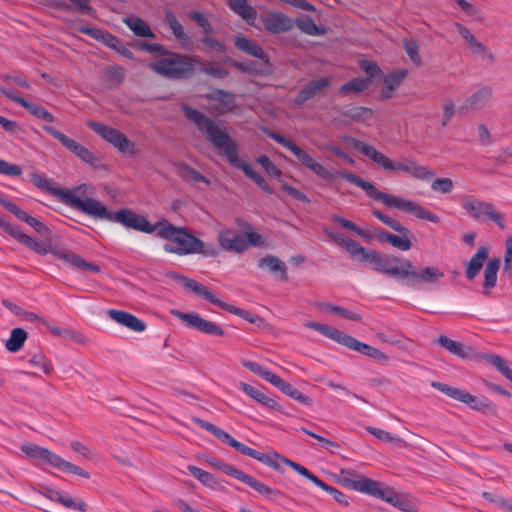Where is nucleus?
Masks as SVG:
<instances>
[{
	"label": "nucleus",
	"instance_id": "nucleus-10",
	"mask_svg": "<svg viewBox=\"0 0 512 512\" xmlns=\"http://www.w3.org/2000/svg\"><path fill=\"white\" fill-rule=\"evenodd\" d=\"M305 327L313 329L326 336L327 338L357 352H360L370 358L378 361L387 360V356L379 349L366 343L360 342L345 332L326 324H320L313 321H307Z\"/></svg>",
	"mask_w": 512,
	"mask_h": 512
},
{
	"label": "nucleus",
	"instance_id": "nucleus-60",
	"mask_svg": "<svg viewBox=\"0 0 512 512\" xmlns=\"http://www.w3.org/2000/svg\"><path fill=\"white\" fill-rule=\"evenodd\" d=\"M372 214L377 218L379 219L380 221H382L384 224H386L387 226H389L391 229H393L394 231L396 232H405L406 231V227L400 223L399 221L385 215L384 213H382L380 210H376L374 209L372 211Z\"/></svg>",
	"mask_w": 512,
	"mask_h": 512
},
{
	"label": "nucleus",
	"instance_id": "nucleus-12",
	"mask_svg": "<svg viewBox=\"0 0 512 512\" xmlns=\"http://www.w3.org/2000/svg\"><path fill=\"white\" fill-rule=\"evenodd\" d=\"M217 238L221 249L238 254L243 253L249 245L257 247L263 244L261 235L253 231L240 234L234 229H223Z\"/></svg>",
	"mask_w": 512,
	"mask_h": 512
},
{
	"label": "nucleus",
	"instance_id": "nucleus-25",
	"mask_svg": "<svg viewBox=\"0 0 512 512\" xmlns=\"http://www.w3.org/2000/svg\"><path fill=\"white\" fill-rule=\"evenodd\" d=\"M331 81L328 77H322L308 82L294 99L296 106H302L312 98L319 96L330 86Z\"/></svg>",
	"mask_w": 512,
	"mask_h": 512
},
{
	"label": "nucleus",
	"instance_id": "nucleus-8",
	"mask_svg": "<svg viewBox=\"0 0 512 512\" xmlns=\"http://www.w3.org/2000/svg\"><path fill=\"white\" fill-rule=\"evenodd\" d=\"M200 62L199 56L180 54L166 48L149 64V68L167 79L181 80L192 77L195 73V63Z\"/></svg>",
	"mask_w": 512,
	"mask_h": 512
},
{
	"label": "nucleus",
	"instance_id": "nucleus-31",
	"mask_svg": "<svg viewBox=\"0 0 512 512\" xmlns=\"http://www.w3.org/2000/svg\"><path fill=\"white\" fill-rule=\"evenodd\" d=\"M400 235H394L388 232H378L377 238L382 242H387L391 244L393 247H396L402 251H408L412 247V242L410 240V236L412 235L411 231L406 228L405 232H398Z\"/></svg>",
	"mask_w": 512,
	"mask_h": 512
},
{
	"label": "nucleus",
	"instance_id": "nucleus-18",
	"mask_svg": "<svg viewBox=\"0 0 512 512\" xmlns=\"http://www.w3.org/2000/svg\"><path fill=\"white\" fill-rule=\"evenodd\" d=\"M43 130L51 135L53 138L58 140L67 150L73 153L76 157L82 160L85 163L90 165H95L98 161L96 155L91 152L88 148L84 147L74 139L68 137L64 133L56 130L54 127L50 125H44Z\"/></svg>",
	"mask_w": 512,
	"mask_h": 512
},
{
	"label": "nucleus",
	"instance_id": "nucleus-17",
	"mask_svg": "<svg viewBox=\"0 0 512 512\" xmlns=\"http://www.w3.org/2000/svg\"><path fill=\"white\" fill-rule=\"evenodd\" d=\"M431 386L447 395L448 397L465 403L470 408H473L477 411H486L489 410L492 406L491 403L484 398L480 399L465 390L450 386L442 382L433 381Z\"/></svg>",
	"mask_w": 512,
	"mask_h": 512
},
{
	"label": "nucleus",
	"instance_id": "nucleus-19",
	"mask_svg": "<svg viewBox=\"0 0 512 512\" xmlns=\"http://www.w3.org/2000/svg\"><path fill=\"white\" fill-rule=\"evenodd\" d=\"M171 314L184 322L188 327L196 329L202 333L214 336H223L224 330L212 321L202 318L197 313H185L179 310H171Z\"/></svg>",
	"mask_w": 512,
	"mask_h": 512
},
{
	"label": "nucleus",
	"instance_id": "nucleus-34",
	"mask_svg": "<svg viewBox=\"0 0 512 512\" xmlns=\"http://www.w3.org/2000/svg\"><path fill=\"white\" fill-rule=\"evenodd\" d=\"M259 268H267L270 272L278 274L281 281L288 280L287 266L277 256L266 255L258 260Z\"/></svg>",
	"mask_w": 512,
	"mask_h": 512
},
{
	"label": "nucleus",
	"instance_id": "nucleus-27",
	"mask_svg": "<svg viewBox=\"0 0 512 512\" xmlns=\"http://www.w3.org/2000/svg\"><path fill=\"white\" fill-rule=\"evenodd\" d=\"M404 265L405 273H403L402 279L413 278L425 283H434L438 281V279L444 277V273L437 267L429 266L425 267L420 272H417L412 262L408 259H406Z\"/></svg>",
	"mask_w": 512,
	"mask_h": 512
},
{
	"label": "nucleus",
	"instance_id": "nucleus-5",
	"mask_svg": "<svg viewBox=\"0 0 512 512\" xmlns=\"http://www.w3.org/2000/svg\"><path fill=\"white\" fill-rule=\"evenodd\" d=\"M340 482L349 489L384 500L404 512H418L408 500L384 487L382 483L360 475L355 470L342 469Z\"/></svg>",
	"mask_w": 512,
	"mask_h": 512
},
{
	"label": "nucleus",
	"instance_id": "nucleus-40",
	"mask_svg": "<svg viewBox=\"0 0 512 512\" xmlns=\"http://www.w3.org/2000/svg\"><path fill=\"white\" fill-rule=\"evenodd\" d=\"M177 174L179 177H181L184 181L187 182H203L206 185H210V180L199 173L196 169L189 166L186 163H179L176 166Z\"/></svg>",
	"mask_w": 512,
	"mask_h": 512
},
{
	"label": "nucleus",
	"instance_id": "nucleus-54",
	"mask_svg": "<svg viewBox=\"0 0 512 512\" xmlns=\"http://www.w3.org/2000/svg\"><path fill=\"white\" fill-rule=\"evenodd\" d=\"M342 114L354 121L363 122L372 117L373 111L370 108L358 106L347 109Z\"/></svg>",
	"mask_w": 512,
	"mask_h": 512
},
{
	"label": "nucleus",
	"instance_id": "nucleus-51",
	"mask_svg": "<svg viewBox=\"0 0 512 512\" xmlns=\"http://www.w3.org/2000/svg\"><path fill=\"white\" fill-rule=\"evenodd\" d=\"M483 359L493 365L502 375L512 382V370L503 358L498 355L485 354Z\"/></svg>",
	"mask_w": 512,
	"mask_h": 512
},
{
	"label": "nucleus",
	"instance_id": "nucleus-3",
	"mask_svg": "<svg viewBox=\"0 0 512 512\" xmlns=\"http://www.w3.org/2000/svg\"><path fill=\"white\" fill-rule=\"evenodd\" d=\"M181 110L185 117L197 127L198 131L216 149L223 152L232 167L243 171L264 192L268 194L273 193L268 182L248 162L239 157L238 143L228 134L224 126L219 125L215 120L186 103L181 104Z\"/></svg>",
	"mask_w": 512,
	"mask_h": 512
},
{
	"label": "nucleus",
	"instance_id": "nucleus-64",
	"mask_svg": "<svg viewBox=\"0 0 512 512\" xmlns=\"http://www.w3.org/2000/svg\"><path fill=\"white\" fill-rule=\"evenodd\" d=\"M503 272L512 278V236L506 240V251L504 255Z\"/></svg>",
	"mask_w": 512,
	"mask_h": 512
},
{
	"label": "nucleus",
	"instance_id": "nucleus-49",
	"mask_svg": "<svg viewBox=\"0 0 512 512\" xmlns=\"http://www.w3.org/2000/svg\"><path fill=\"white\" fill-rule=\"evenodd\" d=\"M27 338V333L22 328H14L11 332L10 338L6 342V348L10 352L19 351L25 340Z\"/></svg>",
	"mask_w": 512,
	"mask_h": 512
},
{
	"label": "nucleus",
	"instance_id": "nucleus-28",
	"mask_svg": "<svg viewBox=\"0 0 512 512\" xmlns=\"http://www.w3.org/2000/svg\"><path fill=\"white\" fill-rule=\"evenodd\" d=\"M55 257L64 261L74 269L86 270L94 273L100 272V267L97 264L87 262L75 252L67 249L60 248L59 251H55Z\"/></svg>",
	"mask_w": 512,
	"mask_h": 512
},
{
	"label": "nucleus",
	"instance_id": "nucleus-52",
	"mask_svg": "<svg viewBox=\"0 0 512 512\" xmlns=\"http://www.w3.org/2000/svg\"><path fill=\"white\" fill-rule=\"evenodd\" d=\"M211 100L221 103L222 109L225 111H231L235 107V97L232 93L217 89L211 96Z\"/></svg>",
	"mask_w": 512,
	"mask_h": 512
},
{
	"label": "nucleus",
	"instance_id": "nucleus-35",
	"mask_svg": "<svg viewBox=\"0 0 512 512\" xmlns=\"http://www.w3.org/2000/svg\"><path fill=\"white\" fill-rule=\"evenodd\" d=\"M235 47L245 52L246 54L260 59L264 62H268V56L265 51L255 41H252L243 36H237L234 40Z\"/></svg>",
	"mask_w": 512,
	"mask_h": 512
},
{
	"label": "nucleus",
	"instance_id": "nucleus-7",
	"mask_svg": "<svg viewBox=\"0 0 512 512\" xmlns=\"http://www.w3.org/2000/svg\"><path fill=\"white\" fill-rule=\"evenodd\" d=\"M156 234L162 239L176 243L180 255L201 254L211 258L219 255V249L215 244L204 243L185 228L174 226L165 219L160 220V227Z\"/></svg>",
	"mask_w": 512,
	"mask_h": 512
},
{
	"label": "nucleus",
	"instance_id": "nucleus-22",
	"mask_svg": "<svg viewBox=\"0 0 512 512\" xmlns=\"http://www.w3.org/2000/svg\"><path fill=\"white\" fill-rule=\"evenodd\" d=\"M493 97V88L491 86H482L467 97L460 106L461 113H468L485 108Z\"/></svg>",
	"mask_w": 512,
	"mask_h": 512
},
{
	"label": "nucleus",
	"instance_id": "nucleus-50",
	"mask_svg": "<svg viewBox=\"0 0 512 512\" xmlns=\"http://www.w3.org/2000/svg\"><path fill=\"white\" fill-rule=\"evenodd\" d=\"M281 462L285 463L289 467H291L294 471H296L301 476L307 478L311 482H313L318 487H323L324 482L319 479L316 475H314L312 472H310L306 467L300 465L299 463H296L288 458H281Z\"/></svg>",
	"mask_w": 512,
	"mask_h": 512
},
{
	"label": "nucleus",
	"instance_id": "nucleus-36",
	"mask_svg": "<svg viewBox=\"0 0 512 512\" xmlns=\"http://www.w3.org/2000/svg\"><path fill=\"white\" fill-rule=\"evenodd\" d=\"M123 22L137 37L156 38L155 33L151 30L149 25L140 17L130 15L125 17Z\"/></svg>",
	"mask_w": 512,
	"mask_h": 512
},
{
	"label": "nucleus",
	"instance_id": "nucleus-37",
	"mask_svg": "<svg viewBox=\"0 0 512 512\" xmlns=\"http://www.w3.org/2000/svg\"><path fill=\"white\" fill-rule=\"evenodd\" d=\"M241 390L251 397L253 400L258 402L259 404L274 409L277 407V402L274 398L267 396L264 392V388H257L247 383L240 384Z\"/></svg>",
	"mask_w": 512,
	"mask_h": 512
},
{
	"label": "nucleus",
	"instance_id": "nucleus-47",
	"mask_svg": "<svg viewBox=\"0 0 512 512\" xmlns=\"http://www.w3.org/2000/svg\"><path fill=\"white\" fill-rule=\"evenodd\" d=\"M242 365L246 369L251 371L252 373H254V374L260 376L261 378H263L264 380L268 381L272 385H273V383L275 382V380L278 377V375H276L275 373L271 372L270 370L262 367L257 362H254V361H251V360H244L242 362Z\"/></svg>",
	"mask_w": 512,
	"mask_h": 512
},
{
	"label": "nucleus",
	"instance_id": "nucleus-53",
	"mask_svg": "<svg viewBox=\"0 0 512 512\" xmlns=\"http://www.w3.org/2000/svg\"><path fill=\"white\" fill-rule=\"evenodd\" d=\"M252 458L260 461L261 463H263L277 471H279L281 469L279 462H281V458H283V457L280 456L278 453H263V452H259V451L255 450Z\"/></svg>",
	"mask_w": 512,
	"mask_h": 512
},
{
	"label": "nucleus",
	"instance_id": "nucleus-38",
	"mask_svg": "<svg viewBox=\"0 0 512 512\" xmlns=\"http://www.w3.org/2000/svg\"><path fill=\"white\" fill-rule=\"evenodd\" d=\"M273 386L278 388L285 395L291 397L292 399L300 402L303 405H306V406L312 405V399L310 397L304 395L302 392H300L298 389L293 387L290 383L284 381L279 376L273 383Z\"/></svg>",
	"mask_w": 512,
	"mask_h": 512
},
{
	"label": "nucleus",
	"instance_id": "nucleus-45",
	"mask_svg": "<svg viewBox=\"0 0 512 512\" xmlns=\"http://www.w3.org/2000/svg\"><path fill=\"white\" fill-rule=\"evenodd\" d=\"M371 80L369 77L366 78H353L352 80L344 83L340 86L339 92L341 94L347 95L351 92L360 93L368 88Z\"/></svg>",
	"mask_w": 512,
	"mask_h": 512
},
{
	"label": "nucleus",
	"instance_id": "nucleus-26",
	"mask_svg": "<svg viewBox=\"0 0 512 512\" xmlns=\"http://www.w3.org/2000/svg\"><path fill=\"white\" fill-rule=\"evenodd\" d=\"M0 205L3 206L6 210L14 214L19 220L24 221L29 226H31L36 232L41 235L49 234V228L40 220L35 217L30 216L27 212L18 207L15 203L1 198L0 197Z\"/></svg>",
	"mask_w": 512,
	"mask_h": 512
},
{
	"label": "nucleus",
	"instance_id": "nucleus-16",
	"mask_svg": "<svg viewBox=\"0 0 512 512\" xmlns=\"http://www.w3.org/2000/svg\"><path fill=\"white\" fill-rule=\"evenodd\" d=\"M461 206L471 218L477 221H484L487 218L501 229L505 228L501 214L495 210L492 203L468 197L461 201Z\"/></svg>",
	"mask_w": 512,
	"mask_h": 512
},
{
	"label": "nucleus",
	"instance_id": "nucleus-39",
	"mask_svg": "<svg viewBox=\"0 0 512 512\" xmlns=\"http://www.w3.org/2000/svg\"><path fill=\"white\" fill-rule=\"evenodd\" d=\"M48 497L52 501L58 502L66 508L78 510L81 512H86L88 508L87 504L84 501L79 499L76 500L71 496L62 493L61 491H51Z\"/></svg>",
	"mask_w": 512,
	"mask_h": 512
},
{
	"label": "nucleus",
	"instance_id": "nucleus-23",
	"mask_svg": "<svg viewBox=\"0 0 512 512\" xmlns=\"http://www.w3.org/2000/svg\"><path fill=\"white\" fill-rule=\"evenodd\" d=\"M0 93L4 95L6 98L10 99L14 103H17L24 107L28 112H30L33 116L37 117L38 119L47 121V122H54L55 118L54 116L46 110L43 106L32 103L27 101L21 96H17L13 91L5 88L0 87Z\"/></svg>",
	"mask_w": 512,
	"mask_h": 512
},
{
	"label": "nucleus",
	"instance_id": "nucleus-63",
	"mask_svg": "<svg viewBox=\"0 0 512 512\" xmlns=\"http://www.w3.org/2000/svg\"><path fill=\"white\" fill-rule=\"evenodd\" d=\"M404 49L408 54L410 60L416 65L420 66L422 64L421 57L419 55V46L416 41L409 40L404 42Z\"/></svg>",
	"mask_w": 512,
	"mask_h": 512
},
{
	"label": "nucleus",
	"instance_id": "nucleus-57",
	"mask_svg": "<svg viewBox=\"0 0 512 512\" xmlns=\"http://www.w3.org/2000/svg\"><path fill=\"white\" fill-rule=\"evenodd\" d=\"M366 430L381 441L393 442L399 446L404 444V441L401 438L394 436L392 433H390L388 431H385V430H382L379 428H375L372 426H368L366 428Z\"/></svg>",
	"mask_w": 512,
	"mask_h": 512
},
{
	"label": "nucleus",
	"instance_id": "nucleus-9",
	"mask_svg": "<svg viewBox=\"0 0 512 512\" xmlns=\"http://www.w3.org/2000/svg\"><path fill=\"white\" fill-rule=\"evenodd\" d=\"M29 179L38 189L57 197L63 204L79 212L82 211L86 201V197L80 196L93 193L90 186L85 183L73 189L60 188L55 181L35 171L29 174Z\"/></svg>",
	"mask_w": 512,
	"mask_h": 512
},
{
	"label": "nucleus",
	"instance_id": "nucleus-4",
	"mask_svg": "<svg viewBox=\"0 0 512 512\" xmlns=\"http://www.w3.org/2000/svg\"><path fill=\"white\" fill-rule=\"evenodd\" d=\"M81 213L96 220L120 223L127 228L148 234L155 232L160 227V221L151 224L144 216L138 215L130 209L111 212L101 201L92 197H86Z\"/></svg>",
	"mask_w": 512,
	"mask_h": 512
},
{
	"label": "nucleus",
	"instance_id": "nucleus-55",
	"mask_svg": "<svg viewBox=\"0 0 512 512\" xmlns=\"http://www.w3.org/2000/svg\"><path fill=\"white\" fill-rule=\"evenodd\" d=\"M0 228H2L10 236L15 238L22 245L25 244L26 240L29 237V235L23 233L18 226L5 221L1 217H0Z\"/></svg>",
	"mask_w": 512,
	"mask_h": 512
},
{
	"label": "nucleus",
	"instance_id": "nucleus-14",
	"mask_svg": "<svg viewBox=\"0 0 512 512\" xmlns=\"http://www.w3.org/2000/svg\"><path fill=\"white\" fill-rule=\"evenodd\" d=\"M177 279L181 282V284L185 288L190 289L195 294H197L198 296H201L202 298L209 301L210 303L218 306L219 308H221L231 314L237 315L251 323L254 322V319L251 317V314L248 311L238 308L236 306L230 305V304L220 300L211 291H209V289L205 285L201 284L200 282H197L194 279H190L186 276H181V275H178Z\"/></svg>",
	"mask_w": 512,
	"mask_h": 512
},
{
	"label": "nucleus",
	"instance_id": "nucleus-56",
	"mask_svg": "<svg viewBox=\"0 0 512 512\" xmlns=\"http://www.w3.org/2000/svg\"><path fill=\"white\" fill-rule=\"evenodd\" d=\"M297 27L304 33L312 36L322 35L324 30L321 29L310 17L296 20Z\"/></svg>",
	"mask_w": 512,
	"mask_h": 512
},
{
	"label": "nucleus",
	"instance_id": "nucleus-20",
	"mask_svg": "<svg viewBox=\"0 0 512 512\" xmlns=\"http://www.w3.org/2000/svg\"><path fill=\"white\" fill-rule=\"evenodd\" d=\"M219 469L223 473L247 484L248 486H250L251 488H253L255 491H257L258 493H260L262 495L272 496V495L280 494V492L278 490H274V489L270 488L263 482L257 480L256 478L250 476L249 474L244 473L243 471L237 469L236 467H234L230 464H226V463L219 464Z\"/></svg>",
	"mask_w": 512,
	"mask_h": 512
},
{
	"label": "nucleus",
	"instance_id": "nucleus-15",
	"mask_svg": "<svg viewBox=\"0 0 512 512\" xmlns=\"http://www.w3.org/2000/svg\"><path fill=\"white\" fill-rule=\"evenodd\" d=\"M88 126L104 140L112 144L121 153L130 156H134L138 153L135 143L130 141L119 130L95 121L88 122Z\"/></svg>",
	"mask_w": 512,
	"mask_h": 512
},
{
	"label": "nucleus",
	"instance_id": "nucleus-58",
	"mask_svg": "<svg viewBox=\"0 0 512 512\" xmlns=\"http://www.w3.org/2000/svg\"><path fill=\"white\" fill-rule=\"evenodd\" d=\"M342 247H344L352 256H359L362 261H364V256L369 253L370 249H366L361 246L357 241L347 238V240L342 241Z\"/></svg>",
	"mask_w": 512,
	"mask_h": 512
},
{
	"label": "nucleus",
	"instance_id": "nucleus-11",
	"mask_svg": "<svg viewBox=\"0 0 512 512\" xmlns=\"http://www.w3.org/2000/svg\"><path fill=\"white\" fill-rule=\"evenodd\" d=\"M21 450L29 458L34 460L37 465L47 464L51 467L60 469L62 471L77 475L85 479L90 478V473L88 471L69 461H66L61 456L55 454L54 452L48 450L47 448L35 444H26L22 445Z\"/></svg>",
	"mask_w": 512,
	"mask_h": 512
},
{
	"label": "nucleus",
	"instance_id": "nucleus-30",
	"mask_svg": "<svg viewBox=\"0 0 512 512\" xmlns=\"http://www.w3.org/2000/svg\"><path fill=\"white\" fill-rule=\"evenodd\" d=\"M489 249L481 246L477 249L476 253L465 264V276L468 280H474L479 274L485 261L488 259Z\"/></svg>",
	"mask_w": 512,
	"mask_h": 512
},
{
	"label": "nucleus",
	"instance_id": "nucleus-2",
	"mask_svg": "<svg viewBox=\"0 0 512 512\" xmlns=\"http://www.w3.org/2000/svg\"><path fill=\"white\" fill-rule=\"evenodd\" d=\"M181 110L185 117L197 127L198 131L216 149L223 152L232 167L243 171L264 192L268 194L273 193L268 182L248 162L239 157L238 143L228 134L224 126L219 125L215 120L186 103L181 104Z\"/></svg>",
	"mask_w": 512,
	"mask_h": 512
},
{
	"label": "nucleus",
	"instance_id": "nucleus-33",
	"mask_svg": "<svg viewBox=\"0 0 512 512\" xmlns=\"http://www.w3.org/2000/svg\"><path fill=\"white\" fill-rule=\"evenodd\" d=\"M229 8L250 25L257 19V10L248 3V0H228Z\"/></svg>",
	"mask_w": 512,
	"mask_h": 512
},
{
	"label": "nucleus",
	"instance_id": "nucleus-61",
	"mask_svg": "<svg viewBox=\"0 0 512 512\" xmlns=\"http://www.w3.org/2000/svg\"><path fill=\"white\" fill-rule=\"evenodd\" d=\"M406 75L407 72L405 70L394 71L384 78V84L396 90L401 85Z\"/></svg>",
	"mask_w": 512,
	"mask_h": 512
},
{
	"label": "nucleus",
	"instance_id": "nucleus-48",
	"mask_svg": "<svg viewBox=\"0 0 512 512\" xmlns=\"http://www.w3.org/2000/svg\"><path fill=\"white\" fill-rule=\"evenodd\" d=\"M24 246H26L27 248L31 249L32 251H34L35 253H37L39 255H46V254L50 253L53 256H55V251L60 250V248L52 246L49 242H44V241L40 242V241L33 239L30 236L26 240Z\"/></svg>",
	"mask_w": 512,
	"mask_h": 512
},
{
	"label": "nucleus",
	"instance_id": "nucleus-42",
	"mask_svg": "<svg viewBox=\"0 0 512 512\" xmlns=\"http://www.w3.org/2000/svg\"><path fill=\"white\" fill-rule=\"evenodd\" d=\"M193 421L201 428L209 431L212 433L215 437H217L219 440H221L223 443L228 444L232 447V444L236 439H234L229 433L225 432L221 428L217 427L216 425L207 422L205 420H202L200 418H194Z\"/></svg>",
	"mask_w": 512,
	"mask_h": 512
},
{
	"label": "nucleus",
	"instance_id": "nucleus-44",
	"mask_svg": "<svg viewBox=\"0 0 512 512\" xmlns=\"http://www.w3.org/2000/svg\"><path fill=\"white\" fill-rule=\"evenodd\" d=\"M197 64L200 65L199 70L202 73L210 75L213 78L224 79L229 75V70L225 66H223L217 62L204 63L201 60V62L197 63Z\"/></svg>",
	"mask_w": 512,
	"mask_h": 512
},
{
	"label": "nucleus",
	"instance_id": "nucleus-59",
	"mask_svg": "<svg viewBox=\"0 0 512 512\" xmlns=\"http://www.w3.org/2000/svg\"><path fill=\"white\" fill-rule=\"evenodd\" d=\"M331 220L334 223L341 225L343 228H345L347 230H350V231H353L354 233H356L358 236H360L362 238H366L367 237V234L365 233L364 230L359 228L354 222H352V221H350L348 219H345L344 217H341V216H339L337 214H333L331 216Z\"/></svg>",
	"mask_w": 512,
	"mask_h": 512
},
{
	"label": "nucleus",
	"instance_id": "nucleus-13",
	"mask_svg": "<svg viewBox=\"0 0 512 512\" xmlns=\"http://www.w3.org/2000/svg\"><path fill=\"white\" fill-rule=\"evenodd\" d=\"M406 258L381 254L376 250H369V253L364 256V261L371 265V268L378 273L388 275L395 279H402L404 272V262Z\"/></svg>",
	"mask_w": 512,
	"mask_h": 512
},
{
	"label": "nucleus",
	"instance_id": "nucleus-43",
	"mask_svg": "<svg viewBox=\"0 0 512 512\" xmlns=\"http://www.w3.org/2000/svg\"><path fill=\"white\" fill-rule=\"evenodd\" d=\"M193 421L201 428L209 431L212 433L215 437H217L219 440H221L223 443L228 444L232 447V444L236 439H234L229 433L225 432L221 428L217 427L216 425L207 422L205 420H202L200 418H194Z\"/></svg>",
	"mask_w": 512,
	"mask_h": 512
},
{
	"label": "nucleus",
	"instance_id": "nucleus-29",
	"mask_svg": "<svg viewBox=\"0 0 512 512\" xmlns=\"http://www.w3.org/2000/svg\"><path fill=\"white\" fill-rule=\"evenodd\" d=\"M107 314L113 321L131 329L132 331L143 332L146 329V324L131 313L111 309Z\"/></svg>",
	"mask_w": 512,
	"mask_h": 512
},
{
	"label": "nucleus",
	"instance_id": "nucleus-1",
	"mask_svg": "<svg viewBox=\"0 0 512 512\" xmlns=\"http://www.w3.org/2000/svg\"><path fill=\"white\" fill-rule=\"evenodd\" d=\"M266 135L284 148L291 151L303 166L311 170L314 174L321 177L322 179L333 180L336 176L340 177L347 182L363 189L369 197L376 201H381L389 208H397L401 211L412 214L419 219L427 220L432 223L440 222V217L437 214L422 207L416 202L382 192L378 190L372 183L351 172L340 170L334 173L330 171L321 163L317 162L304 149L298 147L294 142L286 139L283 135L272 130L266 131Z\"/></svg>",
	"mask_w": 512,
	"mask_h": 512
},
{
	"label": "nucleus",
	"instance_id": "nucleus-62",
	"mask_svg": "<svg viewBox=\"0 0 512 512\" xmlns=\"http://www.w3.org/2000/svg\"><path fill=\"white\" fill-rule=\"evenodd\" d=\"M256 162L261 165L270 176L279 177L282 175L281 170L270 160L267 155L263 154L258 156Z\"/></svg>",
	"mask_w": 512,
	"mask_h": 512
},
{
	"label": "nucleus",
	"instance_id": "nucleus-41",
	"mask_svg": "<svg viewBox=\"0 0 512 512\" xmlns=\"http://www.w3.org/2000/svg\"><path fill=\"white\" fill-rule=\"evenodd\" d=\"M80 31L86 35L91 36L92 38H94L96 40H101L103 43H105L107 46H109L113 49H118V46L121 43L120 40L116 36H114L113 34L107 32V31H102V30H99L96 28H90V27L81 28Z\"/></svg>",
	"mask_w": 512,
	"mask_h": 512
},
{
	"label": "nucleus",
	"instance_id": "nucleus-21",
	"mask_svg": "<svg viewBox=\"0 0 512 512\" xmlns=\"http://www.w3.org/2000/svg\"><path fill=\"white\" fill-rule=\"evenodd\" d=\"M219 469L223 473L247 484L248 486H250L251 488H253L255 491H257L258 493H260L262 495L272 496V495L280 494V492L278 490H274V489L270 488L263 482L257 480L256 478L250 476L249 474L244 473L243 471L237 469L236 467H234L230 464H226V463L219 464Z\"/></svg>",
	"mask_w": 512,
	"mask_h": 512
},
{
	"label": "nucleus",
	"instance_id": "nucleus-24",
	"mask_svg": "<svg viewBox=\"0 0 512 512\" xmlns=\"http://www.w3.org/2000/svg\"><path fill=\"white\" fill-rule=\"evenodd\" d=\"M265 30L272 34L287 32L293 28L294 22L281 12H268L261 16Z\"/></svg>",
	"mask_w": 512,
	"mask_h": 512
},
{
	"label": "nucleus",
	"instance_id": "nucleus-32",
	"mask_svg": "<svg viewBox=\"0 0 512 512\" xmlns=\"http://www.w3.org/2000/svg\"><path fill=\"white\" fill-rule=\"evenodd\" d=\"M500 265V259L497 257L488 260L484 268V281L482 284L484 295H489L491 290L496 286Z\"/></svg>",
	"mask_w": 512,
	"mask_h": 512
},
{
	"label": "nucleus",
	"instance_id": "nucleus-46",
	"mask_svg": "<svg viewBox=\"0 0 512 512\" xmlns=\"http://www.w3.org/2000/svg\"><path fill=\"white\" fill-rule=\"evenodd\" d=\"M437 343L453 355H457L461 358L467 357L464 345L461 342L452 340L445 335H440L437 339Z\"/></svg>",
	"mask_w": 512,
	"mask_h": 512
},
{
	"label": "nucleus",
	"instance_id": "nucleus-6",
	"mask_svg": "<svg viewBox=\"0 0 512 512\" xmlns=\"http://www.w3.org/2000/svg\"><path fill=\"white\" fill-rule=\"evenodd\" d=\"M343 140L387 171H402L419 180H430L435 175L434 171L408 158H403L400 162H394L383 153L376 150L374 146L354 137L345 136Z\"/></svg>",
	"mask_w": 512,
	"mask_h": 512
}]
</instances>
